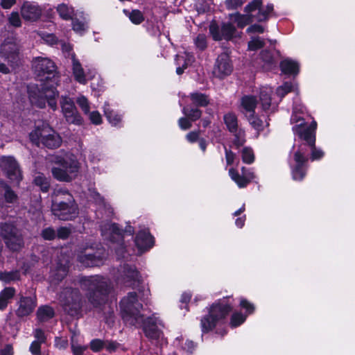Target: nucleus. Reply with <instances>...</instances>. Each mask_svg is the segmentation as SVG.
<instances>
[{
    "label": "nucleus",
    "instance_id": "1",
    "mask_svg": "<svg viewBox=\"0 0 355 355\" xmlns=\"http://www.w3.org/2000/svg\"><path fill=\"white\" fill-rule=\"evenodd\" d=\"M302 112L303 107L295 105L291 118V123H296L293 126V131L302 141L294 153L293 162H290L294 180H302L305 176L309 155L315 143V130L317 123L313 121L308 125L304 119L298 115Z\"/></svg>",
    "mask_w": 355,
    "mask_h": 355
},
{
    "label": "nucleus",
    "instance_id": "2",
    "mask_svg": "<svg viewBox=\"0 0 355 355\" xmlns=\"http://www.w3.org/2000/svg\"><path fill=\"white\" fill-rule=\"evenodd\" d=\"M33 68L43 83L40 87L37 85L28 86V92L31 103L40 108H43L48 102L49 106L55 110V98L58 96V92L55 85L57 84L58 78L55 76L54 62L47 58L37 57L33 60Z\"/></svg>",
    "mask_w": 355,
    "mask_h": 355
},
{
    "label": "nucleus",
    "instance_id": "3",
    "mask_svg": "<svg viewBox=\"0 0 355 355\" xmlns=\"http://www.w3.org/2000/svg\"><path fill=\"white\" fill-rule=\"evenodd\" d=\"M51 210L53 215L63 220L75 218L78 214V205L73 196L62 189L54 193Z\"/></svg>",
    "mask_w": 355,
    "mask_h": 355
},
{
    "label": "nucleus",
    "instance_id": "4",
    "mask_svg": "<svg viewBox=\"0 0 355 355\" xmlns=\"http://www.w3.org/2000/svg\"><path fill=\"white\" fill-rule=\"evenodd\" d=\"M272 10V4H268L266 8H263L261 7V1L254 0L245 6V12L247 15L232 14L230 15V19L232 22L236 23L239 27L243 28L253 20L258 21L267 20Z\"/></svg>",
    "mask_w": 355,
    "mask_h": 355
},
{
    "label": "nucleus",
    "instance_id": "5",
    "mask_svg": "<svg viewBox=\"0 0 355 355\" xmlns=\"http://www.w3.org/2000/svg\"><path fill=\"white\" fill-rule=\"evenodd\" d=\"M82 287L88 291V300L94 306L105 302L111 288L108 279L99 275L85 277Z\"/></svg>",
    "mask_w": 355,
    "mask_h": 355
},
{
    "label": "nucleus",
    "instance_id": "6",
    "mask_svg": "<svg viewBox=\"0 0 355 355\" xmlns=\"http://www.w3.org/2000/svg\"><path fill=\"white\" fill-rule=\"evenodd\" d=\"M51 162L57 166L51 168L54 178L59 181L69 182L74 179L78 173L79 163L74 156L66 155L64 157L54 155Z\"/></svg>",
    "mask_w": 355,
    "mask_h": 355
},
{
    "label": "nucleus",
    "instance_id": "7",
    "mask_svg": "<svg viewBox=\"0 0 355 355\" xmlns=\"http://www.w3.org/2000/svg\"><path fill=\"white\" fill-rule=\"evenodd\" d=\"M30 139L37 146L42 145L49 148H58L62 141L60 135L45 123L35 127L30 133Z\"/></svg>",
    "mask_w": 355,
    "mask_h": 355
},
{
    "label": "nucleus",
    "instance_id": "8",
    "mask_svg": "<svg viewBox=\"0 0 355 355\" xmlns=\"http://www.w3.org/2000/svg\"><path fill=\"white\" fill-rule=\"evenodd\" d=\"M120 308L123 319L126 323L136 326L143 322L144 315L140 313L142 304L135 292L129 293L121 300Z\"/></svg>",
    "mask_w": 355,
    "mask_h": 355
},
{
    "label": "nucleus",
    "instance_id": "9",
    "mask_svg": "<svg viewBox=\"0 0 355 355\" xmlns=\"http://www.w3.org/2000/svg\"><path fill=\"white\" fill-rule=\"evenodd\" d=\"M232 307L225 300H220L211 307L209 314L202 318L201 328L203 333L212 330L231 311Z\"/></svg>",
    "mask_w": 355,
    "mask_h": 355
},
{
    "label": "nucleus",
    "instance_id": "10",
    "mask_svg": "<svg viewBox=\"0 0 355 355\" xmlns=\"http://www.w3.org/2000/svg\"><path fill=\"white\" fill-rule=\"evenodd\" d=\"M105 257L106 252L103 248L86 244L80 248L78 260L85 266L93 267L102 264Z\"/></svg>",
    "mask_w": 355,
    "mask_h": 355
},
{
    "label": "nucleus",
    "instance_id": "11",
    "mask_svg": "<svg viewBox=\"0 0 355 355\" xmlns=\"http://www.w3.org/2000/svg\"><path fill=\"white\" fill-rule=\"evenodd\" d=\"M19 51L20 46L17 40L8 37L0 46V57L15 68L19 61Z\"/></svg>",
    "mask_w": 355,
    "mask_h": 355
},
{
    "label": "nucleus",
    "instance_id": "12",
    "mask_svg": "<svg viewBox=\"0 0 355 355\" xmlns=\"http://www.w3.org/2000/svg\"><path fill=\"white\" fill-rule=\"evenodd\" d=\"M0 234L4 239L8 248L11 250L17 251L23 245L22 239L16 227L10 223H2L0 225Z\"/></svg>",
    "mask_w": 355,
    "mask_h": 355
},
{
    "label": "nucleus",
    "instance_id": "13",
    "mask_svg": "<svg viewBox=\"0 0 355 355\" xmlns=\"http://www.w3.org/2000/svg\"><path fill=\"white\" fill-rule=\"evenodd\" d=\"M60 302L64 310L73 315L80 307V296L77 290L65 288L60 295Z\"/></svg>",
    "mask_w": 355,
    "mask_h": 355
},
{
    "label": "nucleus",
    "instance_id": "14",
    "mask_svg": "<svg viewBox=\"0 0 355 355\" xmlns=\"http://www.w3.org/2000/svg\"><path fill=\"white\" fill-rule=\"evenodd\" d=\"M116 283L121 286L135 287L140 282L138 271L134 266L125 265L119 270Z\"/></svg>",
    "mask_w": 355,
    "mask_h": 355
},
{
    "label": "nucleus",
    "instance_id": "15",
    "mask_svg": "<svg viewBox=\"0 0 355 355\" xmlns=\"http://www.w3.org/2000/svg\"><path fill=\"white\" fill-rule=\"evenodd\" d=\"M0 166L6 172L13 184H18L21 180V173L18 164L13 157L3 156L0 159Z\"/></svg>",
    "mask_w": 355,
    "mask_h": 355
},
{
    "label": "nucleus",
    "instance_id": "16",
    "mask_svg": "<svg viewBox=\"0 0 355 355\" xmlns=\"http://www.w3.org/2000/svg\"><path fill=\"white\" fill-rule=\"evenodd\" d=\"M209 31L215 40H221L223 39L232 40L239 37V33L231 22L223 23L220 28L216 24H212L210 25Z\"/></svg>",
    "mask_w": 355,
    "mask_h": 355
},
{
    "label": "nucleus",
    "instance_id": "17",
    "mask_svg": "<svg viewBox=\"0 0 355 355\" xmlns=\"http://www.w3.org/2000/svg\"><path fill=\"white\" fill-rule=\"evenodd\" d=\"M139 325L143 326L145 335L151 340H159L162 336L163 324L155 315L148 318L146 320L143 318V322Z\"/></svg>",
    "mask_w": 355,
    "mask_h": 355
},
{
    "label": "nucleus",
    "instance_id": "18",
    "mask_svg": "<svg viewBox=\"0 0 355 355\" xmlns=\"http://www.w3.org/2000/svg\"><path fill=\"white\" fill-rule=\"evenodd\" d=\"M60 104L62 114L68 123L75 125H80L82 123L83 119L71 98L62 96Z\"/></svg>",
    "mask_w": 355,
    "mask_h": 355
},
{
    "label": "nucleus",
    "instance_id": "19",
    "mask_svg": "<svg viewBox=\"0 0 355 355\" xmlns=\"http://www.w3.org/2000/svg\"><path fill=\"white\" fill-rule=\"evenodd\" d=\"M224 122L229 131L234 134V144L237 147L243 146L245 141V132L243 130L239 129L236 116L232 112L227 113L224 116Z\"/></svg>",
    "mask_w": 355,
    "mask_h": 355
},
{
    "label": "nucleus",
    "instance_id": "20",
    "mask_svg": "<svg viewBox=\"0 0 355 355\" xmlns=\"http://www.w3.org/2000/svg\"><path fill=\"white\" fill-rule=\"evenodd\" d=\"M71 60L72 73L75 80L80 84H86L87 80L92 78V71L88 70V71L85 73L80 61L76 58V55L73 52L71 54Z\"/></svg>",
    "mask_w": 355,
    "mask_h": 355
},
{
    "label": "nucleus",
    "instance_id": "21",
    "mask_svg": "<svg viewBox=\"0 0 355 355\" xmlns=\"http://www.w3.org/2000/svg\"><path fill=\"white\" fill-rule=\"evenodd\" d=\"M241 171L242 175H240L236 170L232 168L229 170V175L239 187L243 188L255 178V175L253 172L245 167L241 168Z\"/></svg>",
    "mask_w": 355,
    "mask_h": 355
},
{
    "label": "nucleus",
    "instance_id": "22",
    "mask_svg": "<svg viewBox=\"0 0 355 355\" xmlns=\"http://www.w3.org/2000/svg\"><path fill=\"white\" fill-rule=\"evenodd\" d=\"M42 8L35 2L26 1L21 8V14L25 20L36 21L42 15Z\"/></svg>",
    "mask_w": 355,
    "mask_h": 355
},
{
    "label": "nucleus",
    "instance_id": "23",
    "mask_svg": "<svg viewBox=\"0 0 355 355\" xmlns=\"http://www.w3.org/2000/svg\"><path fill=\"white\" fill-rule=\"evenodd\" d=\"M232 71V67L230 61L229 55L226 53H222L218 55L214 69L215 76L223 78L228 76Z\"/></svg>",
    "mask_w": 355,
    "mask_h": 355
},
{
    "label": "nucleus",
    "instance_id": "24",
    "mask_svg": "<svg viewBox=\"0 0 355 355\" xmlns=\"http://www.w3.org/2000/svg\"><path fill=\"white\" fill-rule=\"evenodd\" d=\"M135 244L141 254L153 246V238L148 230H141L136 236Z\"/></svg>",
    "mask_w": 355,
    "mask_h": 355
},
{
    "label": "nucleus",
    "instance_id": "25",
    "mask_svg": "<svg viewBox=\"0 0 355 355\" xmlns=\"http://www.w3.org/2000/svg\"><path fill=\"white\" fill-rule=\"evenodd\" d=\"M35 306V297H21L16 313L19 317L27 316L33 311Z\"/></svg>",
    "mask_w": 355,
    "mask_h": 355
},
{
    "label": "nucleus",
    "instance_id": "26",
    "mask_svg": "<svg viewBox=\"0 0 355 355\" xmlns=\"http://www.w3.org/2000/svg\"><path fill=\"white\" fill-rule=\"evenodd\" d=\"M103 236L112 241H120L123 237L122 232L116 224L107 223L101 227Z\"/></svg>",
    "mask_w": 355,
    "mask_h": 355
},
{
    "label": "nucleus",
    "instance_id": "27",
    "mask_svg": "<svg viewBox=\"0 0 355 355\" xmlns=\"http://www.w3.org/2000/svg\"><path fill=\"white\" fill-rule=\"evenodd\" d=\"M272 91L269 87H263L261 89L259 100L261 102V107L263 111H274L276 107L275 105L271 104L270 95Z\"/></svg>",
    "mask_w": 355,
    "mask_h": 355
},
{
    "label": "nucleus",
    "instance_id": "28",
    "mask_svg": "<svg viewBox=\"0 0 355 355\" xmlns=\"http://www.w3.org/2000/svg\"><path fill=\"white\" fill-rule=\"evenodd\" d=\"M193 61V56L189 53H184L183 54L177 55L175 58V63L178 67L176 69V73L178 75L182 74L184 70L192 63Z\"/></svg>",
    "mask_w": 355,
    "mask_h": 355
},
{
    "label": "nucleus",
    "instance_id": "29",
    "mask_svg": "<svg viewBox=\"0 0 355 355\" xmlns=\"http://www.w3.org/2000/svg\"><path fill=\"white\" fill-rule=\"evenodd\" d=\"M282 71L288 75H297L299 72V64L291 59H285L280 63Z\"/></svg>",
    "mask_w": 355,
    "mask_h": 355
},
{
    "label": "nucleus",
    "instance_id": "30",
    "mask_svg": "<svg viewBox=\"0 0 355 355\" xmlns=\"http://www.w3.org/2000/svg\"><path fill=\"white\" fill-rule=\"evenodd\" d=\"M15 294V290L12 287H7L0 293V310L7 306L9 300L12 298Z\"/></svg>",
    "mask_w": 355,
    "mask_h": 355
},
{
    "label": "nucleus",
    "instance_id": "31",
    "mask_svg": "<svg viewBox=\"0 0 355 355\" xmlns=\"http://www.w3.org/2000/svg\"><path fill=\"white\" fill-rule=\"evenodd\" d=\"M54 315V311L53 309L49 306H44L40 307L37 312V316L40 321H46Z\"/></svg>",
    "mask_w": 355,
    "mask_h": 355
},
{
    "label": "nucleus",
    "instance_id": "32",
    "mask_svg": "<svg viewBox=\"0 0 355 355\" xmlns=\"http://www.w3.org/2000/svg\"><path fill=\"white\" fill-rule=\"evenodd\" d=\"M68 268L66 265L58 266L55 270L51 271V278L53 282L61 281L67 274Z\"/></svg>",
    "mask_w": 355,
    "mask_h": 355
},
{
    "label": "nucleus",
    "instance_id": "33",
    "mask_svg": "<svg viewBox=\"0 0 355 355\" xmlns=\"http://www.w3.org/2000/svg\"><path fill=\"white\" fill-rule=\"evenodd\" d=\"M104 113L110 123L112 125H117L121 121V115L116 114L108 107V105L104 106Z\"/></svg>",
    "mask_w": 355,
    "mask_h": 355
},
{
    "label": "nucleus",
    "instance_id": "34",
    "mask_svg": "<svg viewBox=\"0 0 355 355\" xmlns=\"http://www.w3.org/2000/svg\"><path fill=\"white\" fill-rule=\"evenodd\" d=\"M190 98L192 102L198 106L205 107L209 104L208 97L202 93L194 92L190 94Z\"/></svg>",
    "mask_w": 355,
    "mask_h": 355
},
{
    "label": "nucleus",
    "instance_id": "35",
    "mask_svg": "<svg viewBox=\"0 0 355 355\" xmlns=\"http://www.w3.org/2000/svg\"><path fill=\"white\" fill-rule=\"evenodd\" d=\"M241 104L246 112L252 114L256 106V100L253 96H244L242 98Z\"/></svg>",
    "mask_w": 355,
    "mask_h": 355
},
{
    "label": "nucleus",
    "instance_id": "36",
    "mask_svg": "<svg viewBox=\"0 0 355 355\" xmlns=\"http://www.w3.org/2000/svg\"><path fill=\"white\" fill-rule=\"evenodd\" d=\"M19 272L17 270L0 272V280L6 284L18 280L19 279Z\"/></svg>",
    "mask_w": 355,
    "mask_h": 355
},
{
    "label": "nucleus",
    "instance_id": "37",
    "mask_svg": "<svg viewBox=\"0 0 355 355\" xmlns=\"http://www.w3.org/2000/svg\"><path fill=\"white\" fill-rule=\"evenodd\" d=\"M57 11L60 16L64 19H69L71 18L73 12L72 8L69 7L67 4L62 3L58 6Z\"/></svg>",
    "mask_w": 355,
    "mask_h": 355
},
{
    "label": "nucleus",
    "instance_id": "38",
    "mask_svg": "<svg viewBox=\"0 0 355 355\" xmlns=\"http://www.w3.org/2000/svg\"><path fill=\"white\" fill-rule=\"evenodd\" d=\"M296 86L292 83H285L277 89V95L282 99L288 92L295 91Z\"/></svg>",
    "mask_w": 355,
    "mask_h": 355
},
{
    "label": "nucleus",
    "instance_id": "39",
    "mask_svg": "<svg viewBox=\"0 0 355 355\" xmlns=\"http://www.w3.org/2000/svg\"><path fill=\"white\" fill-rule=\"evenodd\" d=\"M34 182L36 185L41 188L42 191L46 192L49 190L50 186L49 181L43 174L39 173L36 175Z\"/></svg>",
    "mask_w": 355,
    "mask_h": 355
},
{
    "label": "nucleus",
    "instance_id": "40",
    "mask_svg": "<svg viewBox=\"0 0 355 355\" xmlns=\"http://www.w3.org/2000/svg\"><path fill=\"white\" fill-rule=\"evenodd\" d=\"M182 112L185 116L188 117L191 121H195L200 119L202 114V112L199 109L195 108L189 110L186 107L182 108Z\"/></svg>",
    "mask_w": 355,
    "mask_h": 355
},
{
    "label": "nucleus",
    "instance_id": "41",
    "mask_svg": "<svg viewBox=\"0 0 355 355\" xmlns=\"http://www.w3.org/2000/svg\"><path fill=\"white\" fill-rule=\"evenodd\" d=\"M261 60L263 62V67L266 69H270L274 62V58L268 51H263L260 55Z\"/></svg>",
    "mask_w": 355,
    "mask_h": 355
},
{
    "label": "nucleus",
    "instance_id": "42",
    "mask_svg": "<svg viewBox=\"0 0 355 355\" xmlns=\"http://www.w3.org/2000/svg\"><path fill=\"white\" fill-rule=\"evenodd\" d=\"M264 41L259 37H252L248 42V49L250 51H255L263 46Z\"/></svg>",
    "mask_w": 355,
    "mask_h": 355
},
{
    "label": "nucleus",
    "instance_id": "43",
    "mask_svg": "<svg viewBox=\"0 0 355 355\" xmlns=\"http://www.w3.org/2000/svg\"><path fill=\"white\" fill-rule=\"evenodd\" d=\"M242 159L246 164H252L254 160L252 150L250 148H244L242 150Z\"/></svg>",
    "mask_w": 355,
    "mask_h": 355
},
{
    "label": "nucleus",
    "instance_id": "44",
    "mask_svg": "<svg viewBox=\"0 0 355 355\" xmlns=\"http://www.w3.org/2000/svg\"><path fill=\"white\" fill-rule=\"evenodd\" d=\"M246 316L241 313H235L232 315L230 324L232 327H236L244 322Z\"/></svg>",
    "mask_w": 355,
    "mask_h": 355
},
{
    "label": "nucleus",
    "instance_id": "45",
    "mask_svg": "<svg viewBox=\"0 0 355 355\" xmlns=\"http://www.w3.org/2000/svg\"><path fill=\"white\" fill-rule=\"evenodd\" d=\"M2 187L5 190V199L6 202L13 203L17 200V195L6 184H2Z\"/></svg>",
    "mask_w": 355,
    "mask_h": 355
},
{
    "label": "nucleus",
    "instance_id": "46",
    "mask_svg": "<svg viewBox=\"0 0 355 355\" xmlns=\"http://www.w3.org/2000/svg\"><path fill=\"white\" fill-rule=\"evenodd\" d=\"M72 27L73 30L79 35H83L87 28L85 23L81 22L77 19L73 20Z\"/></svg>",
    "mask_w": 355,
    "mask_h": 355
},
{
    "label": "nucleus",
    "instance_id": "47",
    "mask_svg": "<svg viewBox=\"0 0 355 355\" xmlns=\"http://www.w3.org/2000/svg\"><path fill=\"white\" fill-rule=\"evenodd\" d=\"M76 102L85 114L89 113L90 110L89 103L85 96H79L77 98Z\"/></svg>",
    "mask_w": 355,
    "mask_h": 355
},
{
    "label": "nucleus",
    "instance_id": "48",
    "mask_svg": "<svg viewBox=\"0 0 355 355\" xmlns=\"http://www.w3.org/2000/svg\"><path fill=\"white\" fill-rule=\"evenodd\" d=\"M129 18L135 24H141L144 19L142 13L138 10H132L129 14Z\"/></svg>",
    "mask_w": 355,
    "mask_h": 355
},
{
    "label": "nucleus",
    "instance_id": "49",
    "mask_svg": "<svg viewBox=\"0 0 355 355\" xmlns=\"http://www.w3.org/2000/svg\"><path fill=\"white\" fill-rule=\"evenodd\" d=\"M248 121L253 128L258 131L261 130L263 126V121L258 117L252 115V114H249Z\"/></svg>",
    "mask_w": 355,
    "mask_h": 355
},
{
    "label": "nucleus",
    "instance_id": "50",
    "mask_svg": "<svg viewBox=\"0 0 355 355\" xmlns=\"http://www.w3.org/2000/svg\"><path fill=\"white\" fill-rule=\"evenodd\" d=\"M88 117L94 125H100L102 123V116L98 111L89 112Z\"/></svg>",
    "mask_w": 355,
    "mask_h": 355
},
{
    "label": "nucleus",
    "instance_id": "51",
    "mask_svg": "<svg viewBox=\"0 0 355 355\" xmlns=\"http://www.w3.org/2000/svg\"><path fill=\"white\" fill-rule=\"evenodd\" d=\"M87 347L78 345L75 341V336L71 337V350L74 355H82Z\"/></svg>",
    "mask_w": 355,
    "mask_h": 355
},
{
    "label": "nucleus",
    "instance_id": "52",
    "mask_svg": "<svg viewBox=\"0 0 355 355\" xmlns=\"http://www.w3.org/2000/svg\"><path fill=\"white\" fill-rule=\"evenodd\" d=\"M41 37L42 40L50 45H54L59 44L60 41L53 34L49 33H41Z\"/></svg>",
    "mask_w": 355,
    "mask_h": 355
},
{
    "label": "nucleus",
    "instance_id": "53",
    "mask_svg": "<svg viewBox=\"0 0 355 355\" xmlns=\"http://www.w3.org/2000/svg\"><path fill=\"white\" fill-rule=\"evenodd\" d=\"M194 42L196 47L200 50H204L207 47V39L205 35H198Z\"/></svg>",
    "mask_w": 355,
    "mask_h": 355
},
{
    "label": "nucleus",
    "instance_id": "54",
    "mask_svg": "<svg viewBox=\"0 0 355 355\" xmlns=\"http://www.w3.org/2000/svg\"><path fill=\"white\" fill-rule=\"evenodd\" d=\"M8 21L10 24L15 27H19L21 24V21L17 12H12L8 18Z\"/></svg>",
    "mask_w": 355,
    "mask_h": 355
},
{
    "label": "nucleus",
    "instance_id": "55",
    "mask_svg": "<svg viewBox=\"0 0 355 355\" xmlns=\"http://www.w3.org/2000/svg\"><path fill=\"white\" fill-rule=\"evenodd\" d=\"M42 236L46 240H52L56 237V232L53 229L47 227L42 230Z\"/></svg>",
    "mask_w": 355,
    "mask_h": 355
},
{
    "label": "nucleus",
    "instance_id": "56",
    "mask_svg": "<svg viewBox=\"0 0 355 355\" xmlns=\"http://www.w3.org/2000/svg\"><path fill=\"white\" fill-rule=\"evenodd\" d=\"M71 231L67 227H61L58 229L56 236L61 239H66L70 235Z\"/></svg>",
    "mask_w": 355,
    "mask_h": 355
},
{
    "label": "nucleus",
    "instance_id": "57",
    "mask_svg": "<svg viewBox=\"0 0 355 355\" xmlns=\"http://www.w3.org/2000/svg\"><path fill=\"white\" fill-rule=\"evenodd\" d=\"M191 121L187 116L182 117L178 120V124L182 130H187L191 127Z\"/></svg>",
    "mask_w": 355,
    "mask_h": 355
},
{
    "label": "nucleus",
    "instance_id": "58",
    "mask_svg": "<svg viewBox=\"0 0 355 355\" xmlns=\"http://www.w3.org/2000/svg\"><path fill=\"white\" fill-rule=\"evenodd\" d=\"M311 158L312 160H316L322 158L324 156V152L315 148L314 145L313 148H311Z\"/></svg>",
    "mask_w": 355,
    "mask_h": 355
},
{
    "label": "nucleus",
    "instance_id": "59",
    "mask_svg": "<svg viewBox=\"0 0 355 355\" xmlns=\"http://www.w3.org/2000/svg\"><path fill=\"white\" fill-rule=\"evenodd\" d=\"M243 3V0H225V4L228 9H236L241 6Z\"/></svg>",
    "mask_w": 355,
    "mask_h": 355
},
{
    "label": "nucleus",
    "instance_id": "60",
    "mask_svg": "<svg viewBox=\"0 0 355 355\" xmlns=\"http://www.w3.org/2000/svg\"><path fill=\"white\" fill-rule=\"evenodd\" d=\"M240 306L246 309V312L248 314H251L253 313L254 310V306L252 304L250 303L248 301H247L245 299H241L240 301Z\"/></svg>",
    "mask_w": 355,
    "mask_h": 355
},
{
    "label": "nucleus",
    "instance_id": "61",
    "mask_svg": "<svg viewBox=\"0 0 355 355\" xmlns=\"http://www.w3.org/2000/svg\"><path fill=\"white\" fill-rule=\"evenodd\" d=\"M34 336L36 339L35 341H39V343H44L46 340L44 333L40 329H36L34 331Z\"/></svg>",
    "mask_w": 355,
    "mask_h": 355
},
{
    "label": "nucleus",
    "instance_id": "62",
    "mask_svg": "<svg viewBox=\"0 0 355 355\" xmlns=\"http://www.w3.org/2000/svg\"><path fill=\"white\" fill-rule=\"evenodd\" d=\"M41 343L39 341H33L30 347V351L33 355H40V345Z\"/></svg>",
    "mask_w": 355,
    "mask_h": 355
},
{
    "label": "nucleus",
    "instance_id": "63",
    "mask_svg": "<svg viewBox=\"0 0 355 355\" xmlns=\"http://www.w3.org/2000/svg\"><path fill=\"white\" fill-rule=\"evenodd\" d=\"M55 345L59 349H64L68 346V341L65 338H57L55 339Z\"/></svg>",
    "mask_w": 355,
    "mask_h": 355
},
{
    "label": "nucleus",
    "instance_id": "64",
    "mask_svg": "<svg viewBox=\"0 0 355 355\" xmlns=\"http://www.w3.org/2000/svg\"><path fill=\"white\" fill-rule=\"evenodd\" d=\"M90 347L94 352H98L103 347V342L101 340H93L90 343Z\"/></svg>",
    "mask_w": 355,
    "mask_h": 355
}]
</instances>
